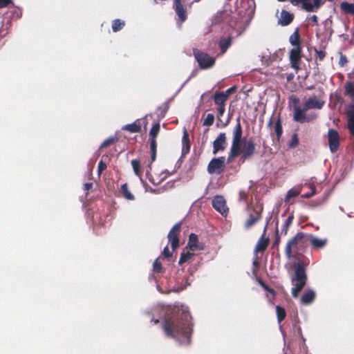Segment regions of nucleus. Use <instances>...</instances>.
<instances>
[{
	"instance_id": "1",
	"label": "nucleus",
	"mask_w": 354,
	"mask_h": 354,
	"mask_svg": "<svg viewBox=\"0 0 354 354\" xmlns=\"http://www.w3.org/2000/svg\"><path fill=\"white\" fill-rule=\"evenodd\" d=\"M162 325L163 330L167 337H173L180 344L190 342L192 322L188 308L184 305L180 308H167Z\"/></svg>"
},
{
	"instance_id": "2",
	"label": "nucleus",
	"mask_w": 354,
	"mask_h": 354,
	"mask_svg": "<svg viewBox=\"0 0 354 354\" xmlns=\"http://www.w3.org/2000/svg\"><path fill=\"white\" fill-rule=\"evenodd\" d=\"M242 134V127L239 122V118H238L237 123L233 130L232 139H234L236 136H237L238 147L239 148L240 154H242L241 160L245 161L254 153L255 144L251 139L248 140L246 138H243Z\"/></svg>"
},
{
	"instance_id": "3",
	"label": "nucleus",
	"mask_w": 354,
	"mask_h": 354,
	"mask_svg": "<svg viewBox=\"0 0 354 354\" xmlns=\"http://www.w3.org/2000/svg\"><path fill=\"white\" fill-rule=\"evenodd\" d=\"M307 276L304 266L298 263L295 268V274L292 278L293 287L291 293L293 297L297 298L299 292L306 283Z\"/></svg>"
},
{
	"instance_id": "4",
	"label": "nucleus",
	"mask_w": 354,
	"mask_h": 354,
	"mask_svg": "<svg viewBox=\"0 0 354 354\" xmlns=\"http://www.w3.org/2000/svg\"><path fill=\"white\" fill-rule=\"evenodd\" d=\"M306 234L298 232L295 237L290 239L286 246V255L288 259L293 257V253L296 251L298 245H304L306 243Z\"/></svg>"
},
{
	"instance_id": "5",
	"label": "nucleus",
	"mask_w": 354,
	"mask_h": 354,
	"mask_svg": "<svg viewBox=\"0 0 354 354\" xmlns=\"http://www.w3.org/2000/svg\"><path fill=\"white\" fill-rule=\"evenodd\" d=\"M194 55L200 68L202 69L211 68L214 66L215 64V58L209 56L205 52L194 50Z\"/></svg>"
},
{
	"instance_id": "6",
	"label": "nucleus",
	"mask_w": 354,
	"mask_h": 354,
	"mask_svg": "<svg viewBox=\"0 0 354 354\" xmlns=\"http://www.w3.org/2000/svg\"><path fill=\"white\" fill-rule=\"evenodd\" d=\"M308 110L304 109V106L301 108L298 106L294 107L293 120L297 122L304 123L314 120L317 118L315 113L307 115L306 112Z\"/></svg>"
},
{
	"instance_id": "7",
	"label": "nucleus",
	"mask_w": 354,
	"mask_h": 354,
	"mask_svg": "<svg viewBox=\"0 0 354 354\" xmlns=\"http://www.w3.org/2000/svg\"><path fill=\"white\" fill-rule=\"evenodd\" d=\"M225 158H214L209 162L207 171L210 174H221L225 168Z\"/></svg>"
},
{
	"instance_id": "8",
	"label": "nucleus",
	"mask_w": 354,
	"mask_h": 354,
	"mask_svg": "<svg viewBox=\"0 0 354 354\" xmlns=\"http://www.w3.org/2000/svg\"><path fill=\"white\" fill-rule=\"evenodd\" d=\"M306 243L309 242L312 248L315 250L322 249L328 244V239L319 238L311 234H306Z\"/></svg>"
},
{
	"instance_id": "9",
	"label": "nucleus",
	"mask_w": 354,
	"mask_h": 354,
	"mask_svg": "<svg viewBox=\"0 0 354 354\" xmlns=\"http://www.w3.org/2000/svg\"><path fill=\"white\" fill-rule=\"evenodd\" d=\"M181 226L180 223H178L171 229L168 234V240L171 243L172 250L176 249L179 245L178 232Z\"/></svg>"
},
{
	"instance_id": "10",
	"label": "nucleus",
	"mask_w": 354,
	"mask_h": 354,
	"mask_svg": "<svg viewBox=\"0 0 354 354\" xmlns=\"http://www.w3.org/2000/svg\"><path fill=\"white\" fill-rule=\"evenodd\" d=\"M328 138L330 151L332 153H335L338 149L339 145V136L337 131L334 129H329Z\"/></svg>"
},
{
	"instance_id": "11",
	"label": "nucleus",
	"mask_w": 354,
	"mask_h": 354,
	"mask_svg": "<svg viewBox=\"0 0 354 354\" xmlns=\"http://www.w3.org/2000/svg\"><path fill=\"white\" fill-rule=\"evenodd\" d=\"M226 135L221 133L213 142V153L215 155L219 151H223L227 147Z\"/></svg>"
},
{
	"instance_id": "12",
	"label": "nucleus",
	"mask_w": 354,
	"mask_h": 354,
	"mask_svg": "<svg viewBox=\"0 0 354 354\" xmlns=\"http://www.w3.org/2000/svg\"><path fill=\"white\" fill-rule=\"evenodd\" d=\"M212 205L215 209L219 212L223 216L227 214V207L226 206L225 200L221 196H216L212 200Z\"/></svg>"
},
{
	"instance_id": "13",
	"label": "nucleus",
	"mask_w": 354,
	"mask_h": 354,
	"mask_svg": "<svg viewBox=\"0 0 354 354\" xmlns=\"http://www.w3.org/2000/svg\"><path fill=\"white\" fill-rule=\"evenodd\" d=\"M325 102L324 100L317 98L316 96L309 97L304 103V106L305 110L310 109H322Z\"/></svg>"
},
{
	"instance_id": "14",
	"label": "nucleus",
	"mask_w": 354,
	"mask_h": 354,
	"mask_svg": "<svg viewBox=\"0 0 354 354\" xmlns=\"http://www.w3.org/2000/svg\"><path fill=\"white\" fill-rule=\"evenodd\" d=\"M290 59L292 67L295 70H298L299 68V62L301 59L300 46H295L290 50Z\"/></svg>"
},
{
	"instance_id": "15",
	"label": "nucleus",
	"mask_w": 354,
	"mask_h": 354,
	"mask_svg": "<svg viewBox=\"0 0 354 354\" xmlns=\"http://www.w3.org/2000/svg\"><path fill=\"white\" fill-rule=\"evenodd\" d=\"M188 247L193 252L203 249V245L198 243V236L195 234H191L189 235Z\"/></svg>"
},
{
	"instance_id": "16",
	"label": "nucleus",
	"mask_w": 354,
	"mask_h": 354,
	"mask_svg": "<svg viewBox=\"0 0 354 354\" xmlns=\"http://www.w3.org/2000/svg\"><path fill=\"white\" fill-rule=\"evenodd\" d=\"M293 20V16L290 12L283 10L279 19V24L285 26L289 25Z\"/></svg>"
},
{
	"instance_id": "17",
	"label": "nucleus",
	"mask_w": 354,
	"mask_h": 354,
	"mask_svg": "<svg viewBox=\"0 0 354 354\" xmlns=\"http://www.w3.org/2000/svg\"><path fill=\"white\" fill-rule=\"evenodd\" d=\"M315 298V292L313 290H306L301 297V303L304 305L311 304Z\"/></svg>"
},
{
	"instance_id": "18",
	"label": "nucleus",
	"mask_w": 354,
	"mask_h": 354,
	"mask_svg": "<svg viewBox=\"0 0 354 354\" xmlns=\"http://www.w3.org/2000/svg\"><path fill=\"white\" fill-rule=\"evenodd\" d=\"M237 136H236L234 139H232V146L230 149V153L227 158V161L231 162L233 158L240 154L239 148L238 147L237 143Z\"/></svg>"
},
{
	"instance_id": "19",
	"label": "nucleus",
	"mask_w": 354,
	"mask_h": 354,
	"mask_svg": "<svg viewBox=\"0 0 354 354\" xmlns=\"http://www.w3.org/2000/svg\"><path fill=\"white\" fill-rule=\"evenodd\" d=\"M301 4V8L307 12H316L319 8L312 9L315 6V0H301L299 3Z\"/></svg>"
},
{
	"instance_id": "20",
	"label": "nucleus",
	"mask_w": 354,
	"mask_h": 354,
	"mask_svg": "<svg viewBox=\"0 0 354 354\" xmlns=\"http://www.w3.org/2000/svg\"><path fill=\"white\" fill-rule=\"evenodd\" d=\"M169 175V172L168 170H164L161 171L158 175V180H155L153 177L149 178V181L155 185H158L160 184Z\"/></svg>"
},
{
	"instance_id": "21",
	"label": "nucleus",
	"mask_w": 354,
	"mask_h": 354,
	"mask_svg": "<svg viewBox=\"0 0 354 354\" xmlns=\"http://www.w3.org/2000/svg\"><path fill=\"white\" fill-rule=\"evenodd\" d=\"M214 100L216 104L218 106H225V103L228 99L222 92L216 93L214 95Z\"/></svg>"
},
{
	"instance_id": "22",
	"label": "nucleus",
	"mask_w": 354,
	"mask_h": 354,
	"mask_svg": "<svg viewBox=\"0 0 354 354\" xmlns=\"http://www.w3.org/2000/svg\"><path fill=\"white\" fill-rule=\"evenodd\" d=\"M232 44V37L230 36L222 38L218 43V46L222 51L225 53Z\"/></svg>"
},
{
	"instance_id": "23",
	"label": "nucleus",
	"mask_w": 354,
	"mask_h": 354,
	"mask_svg": "<svg viewBox=\"0 0 354 354\" xmlns=\"http://www.w3.org/2000/svg\"><path fill=\"white\" fill-rule=\"evenodd\" d=\"M268 244V239L261 236L256 245L254 251L255 252H258V251L263 252L267 248Z\"/></svg>"
},
{
	"instance_id": "24",
	"label": "nucleus",
	"mask_w": 354,
	"mask_h": 354,
	"mask_svg": "<svg viewBox=\"0 0 354 354\" xmlns=\"http://www.w3.org/2000/svg\"><path fill=\"white\" fill-rule=\"evenodd\" d=\"M340 8L345 13L354 15V3L343 1L340 4Z\"/></svg>"
},
{
	"instance_id": "25",
	"label": "nucleus",
	"mask_w": 354,
	"mask_h": 354,
	"mask_svg": "<svg viewBox=\"0 0 354 354\" xmlns=\"http://www.w3.org/2000/svg\"><path fill=\"white\" fill-rule=\"evenodd\" d=\"M123 130L129 131L131 133H137L140 131L141 127L140 124H137L136 122H133L131 124H128L122 127Z\"/></svg>"
},
{
	"instance_id": "26",
	"label": "nucleus",
	"mask_w": 354,
	"mask_h": 354,
	"mask_svg": "<svg viewBox=\"0 0 354 354\" xmlns=\"http://www.w3.org/2000/svg\"><path fill=\"white\" fill-rule=\"evenodd\" d=\"M175 10L181 21H184L186 18V12L182 4L175 5Z\"/></svg>"
},
{
	"instance_id": "27",
	"label": "nucleus",
	"mask_w": 354,
	"mask_h": 354,
	"mask_svg": "<svg viewBox=\"0 0 354 354\" xmlns=\"http://www.w3.org/2000/svg\"><path fill=\"white\" fill-rule=\"evenodd\" d=\"M131 165L134 171V174L140 178L142 180L141 178V170H140V163L139 160L134 159L131 160Z\"/></svg>"
},
{
	"instance_id": "28",
	"label": "nucleus",
	"mask_w": 354,
	"mask_h": 354,
	"mask_svg": "<svg viewBox=\"0 0 354 354\" xmlns=\"http://www.w3.org/2000/svg\"><path fill=\"white\" fill-rule=\"evenodd\" d=\"M299 35L297 30L290 36L289 41L294 47L299 46Z\"/></svg>"
},
{
	"instance_id": "29",
	"label": "nucleus",
	"mask_w": 354,
	"mask_h": 354,
	"mask_svg": "<svg viewBox=\"0 0 354 354\" xmlns=\"http://www.w3.org/2000/svg\"><path fill=\"white\" fill-rule=\"evenodd\" d=\"M308 185L309 186V188L311 189V192L302 196L304 198H308L313 196L316 193V188L315 186V180L313 178L310 179V181L308 183Z\"/></svg>"
},
{
	"instance_id": "30",
	"label": "nucleus",
	"mask_w": 354,
	"mask_h": 354,
	"mask_svg": "<svg viewBox=\"0 0 354 354\" xmlns=\"http://www.w3.org/2000/svg\"><path fill=\"white\" fill-rule=\"evenodd\" d=\"M124 26V21L120 19H115L112 24V30L113 32H118Z\"/></svg>"
},
{
	"instance_id": "31",
	"label": "nucleus",
	"mask_w": 354,
	"mask_h": 354,
	"mask_svg": "<svg viewBox=\"0 0 354 354\" xmlns=\"http://www.w3.org/2000/svg\"><path fill=\"white\" fill-rule=\"evenodd\" d=\"M183 153H187L189 151L190 146L188 142V135H187L186 131H185L184 135L183 136Z\"/></svg>"
},
{
	"instance_id": "32",
	"label": "nucleus",
	"mask_w": 354,
	"mask_h": 354,
	"mask_svg": "<svg viewBox=\"0 0 354 354\" xmlns=\"http://www.w3.org/2000/svg\"><path fill=\"white\" fill-rule=\"evenodd\" d=\"M276 312H277L278 322L280 324L281 322L286 317V311H285L284 308H281L279 306H276Z\"/></svg>"
},
{
	"instance_id": "33",
	"label": "nucleus",
	"mask_w": 354,
	"mask_h": 354,
	"mask_svg": "<svg viewBox=\"0 0 354 354\" xmlns=\"http://www.w3.org/2000/svg\"><path fill=\"white\" fill-rule=\"evenodd\" d=\"M159 131H160V124L159 123L154 124L149 131L150 138H156L159 133Z\"/></svg>"
},
{
	"instance_id": "34",
	"label": "nucleus",
	"mask_w": 354,
	"mask_h": 354,
	"mask_svg": "<svg viewBox=\"0 0 354 354\" xmlns=\"http://www.w3.org/2000/svg\"><path fill=\"white\" fill-rule=\"evenodd\" d=\"M282 131V125L281 121L278 120L274 124V132L276 133L277 140L280 139Z\"/></svg>"
},
{
	"instance_id": "35",
	"label": "nucleus",
	"mask_w": 354,
	"mask_h": 354,
	"mask_svg": "<svg viewBox=\"0 0 354 354\" xmlns=\"http://www.w3.org/2000/svg\"><path fill=\"white\" fill-rule=\"evenodd\" d=\"M299 193L300 191L299 189L295 188L290 189L286 194V201H288L290 198L296 197Z\"/></svg>"
},
{
	"instance_id": "36",
	"label": "nucleus",
	"mask_w": 354,
	"mask_h": 354,
	"mask_svg": "<svg viewBox=\"0 0 354 354\" xmlns=\"http://www.w3.org/2000/svg\"><path fill=\"white\" fill-rule=\"evenodd\" d=\"M122 192L124 195V196L129 199V200H133V195L128 190L127 184H124L122 185L121 187Z\"/></svg>"
},
{
	"instance_id": "37",
	"label": "nucleus",
	"mask_w": 354,
	"mask_h": 354,
	"mask_svg": "<svg viewBox=\"0 0 354 354\" xmlns=\"http://www.w3.org/2000/svg\"><path fill=\"white\" fill-rule=\"evenodd\" d=\"M194 256L193 253L191 252H183L180 255V259H179V263L182 264L188 260H189L192 257Z\"/></svg>"
},
{
	"instance_id": "38",
	"label": "nucleus",
	"mask_w": 354,
	"mask_h": 354,
	"mask_svg": "<svg viewBox=\"0 0 354 354\" xmlns=\"http://www.w3.org/2000/svg\"><path fill=\"white\" fill-rule=\"evenodd\" d=\"M214 116L212 113H209L207 115L205 119L203 121V125L205 126H211L214 123Z\"/></svg>"
},
{
	"instance_id": "39",
	"label": "nucleus",
	"mask_w": 354,
	"mask_h": 354,
	"mask_svg": "<svg viewBox=\"0 0 354 354\" xmlns=\"http://www.w3.org/2000/svg\"><path fill=\"white\" fill-rule=\"evenodd\" d=\"M115 138L114 137H109L107 139H106L100 145V149H102V148H105V147H107L109 146H110L111 144L113 143V142L115 141Z\"/></svg>"
},
{
	"instance_id": "40",
	"label": "nucleus",
	"mask_w": 354,
	"mask_h": 354,
	"mask_svg": "<svg viewBox=\"0 0 354 354\" xmlns=\"http://www.w3.org/2000/svg\"><path fill=\"white\" fill-rule=\"evenodd\" d=\"M153 271L156 272H160L162 271V265L159 261V259H156L153 264Z\"/></svg>"
},
{
	"instance_id": "41",
	"label": "nucleus",
	"mask_w": 354,
	"mask_h": 354,
	"mask_svg": "<svg viewBox=\"0 0 354 354\" xmlns=\"http://www.w3.org/2000/svg\"><path fill=\"white\" fill-rule=\"evenodd\" d=\"M257 218L250 216V218L248 219V221L245 223V228H250L257 221Z\"/></svg>"
},
{
	"instance_id": "42",
	"label": "nucleus",
	"mask_w": 354,
	"mask_h": 354,
	"mask_svg": "<svg viewBox=\"0 0 354 354\" xmlns=\"http://www.w3.org/2000/svg\"><path fill=\"white\" fill-rule=\"evenodd\" d=\"M346 92L352 96H354V83H348L346 86Z\"/></svg>"
},
{
	"instance_id": "43",
	"label": "nucleus",
	"mask_w": 354,
	"mask_h": 354,
	"mask_svg": "<svg viewBox=\"0 0 354 354\" xmlns=\"http://www.w3.org/2000/svg\"><path fill=\"white\" fill-rule=\"evenodd\" d=\"M348 125L350 131L354 135V118H348Z\"/></svg>"
},
{
	"instance_id": "44",
	"label": "nucleus",
	"mask_w": 354,
	"mask_h": 354,
	"mask_svg": "<svg viewBox=\"0 0 354 354\" xmlns=\"http://www.w3.org/2000/svg\"><path fill=\"white\" fill-rule=\"evenodd\" d=\"M236 90V86H232V87L229 88L228 89H227L225 91L222 92V93H224V95H226V97L228 98L229 96L232 93H234Z\"/></svg>"
},
{
	"instance_id": "45",
	"label": "nucleus",
	"mask_w": 354,
	"mask_h": 354,
	"mask_svg": "<svg viewBox=\"0 0 354 354\" xmlns=\"http://www.w3.org/2000/svg\"><path fill=\"white\" fill-rule=\"evenodd\" d=\"M106 168V165L102 160L100 161L98 164V175L100 176L103 170Z\"/></svg>"
},
{
	"instance_id": "46",
	"label": "nucleus",
	"mask_w": 354,
	"mask_h": 354,
	"mask_svg": "<svg viewBox=\"0 0 354 354\" xmlns=\"http://www.w3.org/2000/svg\"><path fill=\"white\" fill-rule=\"evenodd\" d=\"M162 254L164 255L166 258H169L171 257L172 253L169 251L167 246L165 247L163 249V251L162 252Z\"/></svg>"
},
{
	"instance_id": "47",
	"label": "nucleus",
	"mask_w": 354,
	"mask_h": 354,
	"mask_svg": "<svg viewBox=\"0 0 354 354\" xmlns=\"http://www.w3.org/2000/svg\"><path fill=\"white\" fill-rule=\"evenodd\" d=\"M315 53H316L317 57L320 60H322L324 58L325 55H326L325 52L323 51V50H318L315 49Z\"/></svg>"
},
{
	"instance_id": "48",
	"label": "nucleus",
	"mask_w": 354,
	"mask_h": 354,
	"mask_svg": "<svg viewBox=\"0 0 354 354\" xmlns=\"http://www.w3.org/2000/svg\"><path fill=\"white\" fill-rule=\"evenodd\" d=\"M298 142H299V140L297 138V135L295 134L292 138V141H291L290 146L291 147H294L298 145Z\"/></svg>"
},
{
	"instance_id": "49",
	"label": "nucleus",
	"mask_w": 354,
	"mask_h": 354,
	"mask_svg": "<svg viewBox=\"0 0 354 354\" xmlns=\"http://www.w3.org/2000/svg\"><path fill=\"white\" fill-rule=\"evenodd\" d=\"M11 3V0H0V8L7 7Z\"/></svg>"
},
{
	"instance_id": "50",
	"label": "nucleus",
	"mask_w": 354,
	"mask_h": 354,
	"mask_svg": "<svg viewBox=\"0 0 354 354\" xmlns=\"http://www.w3.org/2000/svg\"><path fill=\"white\" fill-rule=\"evenodd\" d=\"M150 147L151 151H156V138H151Z\"/></svg>"
},
{
	"instance_id": "51",
	"label": "nucleus",
	"mask_w": 354,
	"mask_h": 354,
	"mask_svg": "<svg viewBox=\"0 0 354 354\" xmlns=\"http://www.w3.org/2000/svg\"><path fill=\"white\" fill-rule=\"evenodd\" d=\"M224 112H225V106H218V118H220L221 116H223V115L224 114Z\"/></svg>"
},
{
	"instance_id": "52",
	"label": "nucleus",
	"mask_w": 354,
	"mask_h": 354,
	"mask_svg": "<svg viewBox=\"0 0 354 354\" xmlns=\"http://www.w3.org/2000/svg\"><path fill=\"white\" fill-rule=\"evenodd\" d=\"M259 283L265 290L269 291L270 293H272L274 295V291L273 289L269 288V287L261 281H259Z\"/></svg>"
},
{
	"instance_id": "53",
	"label": "nucleus",
	"mask_w": 354,
	"mask_h": 354,
	"mask_svg": "<svg viewBox=\"0 0 354 354\" xmlns=\"http://www.w3.org/2000/svg\"><path fill=\"white\" fill-rule=\"evenodd\" d=\"M190 284H191V283L189 282V279H187L185 282V285L181 288H178L176 291V292L182 291L183 290L185 289L187 286H190Z\"/></svg>"
},
{
	"instance_id": "54",
	"label": "nucleus",
	"mask_w": 354,
	"mask_h": 354,
	"mask_svg": "<svg viewBox=\"0 0 354 354\" xmlns=\"http://www.w3.org/2000/svg\"><path fill=\"white\" fill-rule=\"evenodd\" d=\"M289 226H286V224H283L281 230V234L286 235L288 232Z\"/></svg>"
},
{
	"instance_id": "55",
	"label": "nucleus",
	"mask_w": 354,
	"mask_h": 354,
	"mask_svg": "<svg viewBox=\"0 0 354 354\" xmlns=\"http://www.w3.org/2000/svg\"><path fill=\"white\" fill-rule=\"evenodd\" d=\"M323 3L324 1L322 0H315V6H314V8H320ZM312 9L313 10V7L312 8Z\"/></svg>"
},
{
	"instance_id": "56",
	"label": "nucleus",
	"mask_w": 354,
	"mask_h": 354,
	"mask_svg": "<svg viewBox=\"0 0 354 354\" xmlns=\"http://www.w3.org/2000/svg\"><path fill=\"white\" fill-rule=\"evenodd\" d=\"M292 219H293V216H289L284 221V224L286 225V226H290V225L291 224L292 221Z\"/></svg>"
},
{
	"instance_id": "57",
	"label": "nucleus",
	"mask_w": 354,
	"mask_h": 354,
	"mask_svg": "<svg viewBox=\"0 0 354 354\" xmlns=\"http://www.w3.org/2000/svg\"><path fill=\"white\" fill-rule=\"evenodd\" d=\"M151 169V167L149 165H148V167L146 169V175L149 179V178L153 177V176L150 174Z\"/></svg>"
},
{
	"instance_id": "58",
	"label": "nucleus",
	"mask_w": 354,
	"mask_h": 354,
	"mask_svg": "<svg viewBox=\"0 0 354 354\" xmlns=\"http://www.w3.org/2000/svg\"><path fill=\"white\" fill-rule=\"evenodd\" d=\"M347 62V59L345 56L342 55L339 60V64L344 66Z\"/></svg>"
},
{
	"instance_id": "59",
	"label": "nucleus",
	"mask_w": 354,
	"mask_h": 354,
	"mask_svg": "<svg viewBox=\"0 0 354 354\" xmlns=\"http://www.w3.org/2000/svg\"><path fill=\"white\" fill-rule=\"evenodd\" d=\"M279 241H280V238H279V230L277 229V230H276V239H275V241L274 242V245H278L279 243Z\"/></svg>"
},
{
	"instance_id": "60",
	"label": "nucleus",
	"mask_w": 354,
	"mask_h": 354,
	"mask_svg": "<svg viewBox=\"0 0 354 354\" xmlns=\"http://www.w3.org/2000/svg\"><path fill=\"white\" fill-rule=\"evenodd\" d=\"M310 21L314 24H317V17L316 15H313L311 17H310Z\"/></svg>"
},
{
	"instance_id": "61",
	"label": "nucleus",
	"mask_w": 354,
	"mask_h": 354,
	"mask_svg": "<svg viewBox=\"0 0 354 354\" xmlns=\"http://www.w3.org/2000/svg\"><path fill=\"white\" fill-rule=\"evenodd\" d=\"M348 118H354V106L348 112Z\"/></svg>"
},
{
	"instance_id": "62",
	"label": "nucleus",
	"mask_w": 354,
	"mask_h": 354,
	"mask_svg": "<svg viewBox=\"0 0 354 354\" xmlns=\"http://www.w3.org/2000/svg\"><path fill=\"white\" fill-rule=\"evenodd\" d=\"M92 183H85L84 187L86 190H88L92 187Z\"/></svg>"
},
{
	"instance_id": "63",
	"label": "nucleus",
	"mask_w": 354,
	"mask_h": 354,
	"mask_svg": "<svg viewBox=\"0 0 354 354\" xmlns=\"http://www.w3.org/2000/svg\"><path fill=\"white\" fill-rule=\"evenodd\" d=\"M151 161L153 162L156 160V151H151Z\"/></svg>"
},
{
	"instance_id": "64",
	"label": "nucleus",
	"mask_w": 354,
	"mask_h": 354,
	"mask_svg": "<svg viewBox=\"0 0 354 354\" xmlns=\"http://www.w3.org/2000/svg\"><path fill=\"white\" fill-rule=\"evenodd\" d=\"M185 0H175V5L182 4V2H184Z\"/></svg>"
}]
</instances>
